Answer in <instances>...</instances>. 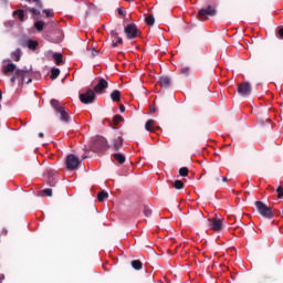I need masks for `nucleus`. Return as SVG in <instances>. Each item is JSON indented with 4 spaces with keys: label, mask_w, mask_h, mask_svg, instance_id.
Wrapping results in <instances>:
<instances>
[{
    "label": "nucleus",
    "mask_w": 283,
    "mask_h": 283,
    "mask_svg": "<svg viewBox=\"0 0 283 283\" xmlns=\"http://www.w3.org/2000/svg\"><path fill=\"white\" fill-rule=\"evenodd\" d=\"M43 13H44L48 18L54 17V12H52V11H50V10H48V9H44V10H43Z\"/></svg>",
    "instance_id": "35"
},
{
    "label": "nucleus",
    "mask_w": 283,
    "mask_h": 283,
    "mask_svg": "<svg viewBox=\"0 0 283 283\" xmlns=\"http://www.w3.org/2000/svg\"><path fill=\"white\" fill-rule=\"evenodd\" d=\"M35 2L36 8L42 9L43 8V2L41 0H33Z\"/></svg>",
    "instance_id": "37"
},
{
    "label": "nucleus",
    "mask_w": 283,
    "mask_h": 283,
    "mask_svg": "<svg viewBox=\"0 0 283 283\" xmlns=\"http://www.w3.org/2000/svg\"><path fill=\"white\" fill-rule=\"evenodd\" d=\"M11 57L13 59V61H15V63H19V61H21V49H17L15 51H13L11 53Z\"/></svg>",
    "instance_id": "17"
},
{
    "label": "nucleus",
    "mask_w": 283,
    "mask_h": 283,
    "mask_svg": "<svg viewBox=\"0 0 283 283\" xmlns=\"http://www.w3.org/2000/svg\"><path fill=\"white\" fill-rule=\"evenodd\" d=\"M53 59L56 62V65H61V63H63V54L61 53H53Z\"/></svg>",
    "instance_id": "19"
},
{
    "label": "nucleus",
    "mask_w": 283,
    "mask_h": 283,
    "mask_svg": "<svg viewBox=\"0 0 283 283\" xmlns=\"http://www.w3.org/2000/svg\"><path fill=\"white\" fill-rule=\"evenodd\" d=\"M43 25H45V23L41 20L34 23V28L38 30V32H43Z\"/></svg>",
    "instance_id": "24"
},
{
    "label": "nucleus",
    "mask_w": 283,
    "mask_h": 283,
    "mask_svg": "<svg viewBox=\"0 0 283 283\" xmlns=\"http://www.w3.org/2000/svg\"><path fill=\"white\" fill-rule=\"evenodd\" d=\"M0 101H3V92L0 90Z\"/></svg>",
    "instance_id": "44"
},
{
    "label": "nucleus",
    "mask_w": 283,
    "mask_h": 283,
    "mask_svg": "<svg viewBox=\"0 0 283 283\" xmlns=\"http://www.w3.org/2000/svg\"><path fill=\"white\" fill-rule=\"evenodd\" d=\"M254 205L260 216H262L263 218H266L268 220H271L274 218L273 211L269 206H266V203L262 201H255Z\"/></svg>",
    "instance_id": "4"
},
{
    "label": "nucleus",
    "mask_w": 283,
    "mask_h": 283,
    "mask_svg": "<svg viewBox=\"0 0 283 283\" xmlns=\"http://www.w3.org/2000/svg\"><path fill=\"white\" fill-rule=\"evenodd\" d=\"M191 71V69H189V66H184L180 69L181 74H184V76H189V72Z\"/></svg>",
    "instance_id": "31"
},
{
    "label": "nucleus",
    "mask_w": 283,
    "mask_h": 283,
    "mask_svg": "<svg viewBox=\"0 0 283 283\" xmlns=\"http://www.w3.org/2000/svg\"><path fill=\"white\" fill-rule=\"evenodd\" d=\"M111 36H112L113 41H116L117 39H120V38L118 36V32H117V31H112V32H111Z\"/></svg>",
    "instance_id": "34"
},
{
    "label": "nucleus",
    "mask_w": 283,
    "mask_h": 283,
    "mask_svg": "<svg viewBox=\"0 0 283 283\" xmlns=\"http://www.w3.org/2000/svg\"><path fill=\"white\" fill-rule=\"evenodd\" d=\"M126 1H129V0H126Z\"/></svg>",
    "instance_id": "50"
},
{
    "label": "nucleus",
    "mask_w": 283,
    "mask_h": 283,
    "mask_svg": "<svg viewBox=\"0 0 283 283\" xmlns=\"http://www.w3.org/2000/svg\"><path fill=\"white\" fill-rule=\"evenodd\" d=\"M217 180H220V176L217 177Z\"/></svg>",
    "instance_id": "48"
},
{
    "label": "nucleus",
    "mask_w": 283,
    "mask_h": 283,
    "mask_svg": "<svg viewBox=\"0 0 283 283\" xmlns=\"http://www.w3.org/2000/svg\"><path fill=\"white\" fill-rule=\"evenodd\" d=\"M130 264L135 271H140V269H143V262L140 260H133Z\"/></svg>",
    "instance_id": "18"
},
{
    "label": "nucleus",
    "mask_w": 283,
    "mask_h": 283,
    "mask_svg": "<svg viewBox=\"0 0 283 283\" xmlns=\"http://www.w3.org/2000/svg\"><path fill=\"white\" fill-rule=\"evenodd\" d=\"M158 84L160 87H169L171 85V78L169 76L159 77Z\"/></svg>",
    "instance_id": "13"
},
{
    "label": "nucleus",
    "mask_w": 283,
    "mask_h": 283,
    "mask_svg": "<svg viewBox=\"0 0 283 283\" xmlns=\"http://www.w3.org/2000/svg\"><path fill=\"white\" fill-rule=\"evenodd\" d=\"M56 182H57V180H56V177H55V176H52V177L49 176V178H48V185H49L50 187H56Z\"/></svg>",
    "instance_id": "26"
},
{
    "label": "nucleus",
    "mask_w": 283,
    "mask_h": 283,
    "mask_svg": "<svg viewBox=\"0 0 283 283\" xmlns=\"http://www.w3.org/2000/svg\"><path fill=\"white\" fill-rule=\"evenodd\" d=\"M151 208H149V206H144V216L146 217V218H149V217H151Z\"/></svg>",
    "instance_id": "29"
},
{
    "label": "nucleus",
    "mask_w": 283,
    "mask_h": 283,
    "mask_svg": "<svg viewBox=\"0 0 283 283\" xmlns=\"http://www.w3.org/2000/svg\"><path fill=\"white\" fill-rule=\"evenodd\" d=\"M123 116H120V115H115L114 117H113V123H114V125H118V123H123Z\"/></svg>",
    "instance_id": "30"
},
{
    "label": "nucleus",
    "mask_w": 283,
    "mask_h": 283,
    "mask_svg": "<svg viewBox=\"0 0 283 283\" xmlns=\"http://www.w3.org/2000/svg\"><path fill=\"white\" fill-rule=\"evenodd\" d=\"M28 1H32V0H28Z\"/></svg>",
    "instance_id": "49"
},
{
    "label": "nucleus",
    "mask_w": 283,
    "mask_h": 283,
    "mask_svg": "<svg viewBox=\"0 0 283 283\" xmlns=\"http://www.w3.org/2000/svg\"><path fill=\"white\" fill-rule=\"evenodd\" d=\"M107 87H109V83H107L105 78L99 77L97 85L94 86L93 91L95 94H105V90H107Z\"/></svg>",
    "instance_id": "8"
},
{
    "label": "nucleus",
    "mask_w": 283,
    "mask_h": 283,
    "mask_svg": "<svg viewBox=\"0 0 283 283\" xmlns=\"http://www.w3.org/2000/svg\"><path fill=\"white\" fill-rule=\"evenodd\" d=\"M179 176H182V177L189 176V168H187V167H181V168L179 169Z\"/></svg>",
    "instance_id": "28"
},
{
    "label": "nucleus",
    "mask_w": 283,
    "mask_h": 283,
    "mask_svg": "<svg viewBox=\"0 0 283 283\" xmlns=\"http://www.w3.org/2000/svg\"><path fill=\"white\" fill-rule=\"evenodd\" d=\"M117 12L120 17H123L125 13L123 12V9H117Z\"/></svg>",
    "instance_id": "41"
},
{
    "label": "nucleus",
    "mask_w": 283,
    "mask_h": 283,
    "mask_svg": "<svg viewBox=\"0 0 283 283\" xmlns=\"http://www.w3.org/2000/svg\"><path fill=\"white\" fill-rule=\"evenodd\" d=\"M113 48H118V42H116V41L114 42L113 41Z\"/></svg>",
    "instance_id": "43"
},
{
    "label": "nucleus",
    "mask_w": 283,
    "mask_h": 283,
    "mask_svg": "<svg viewBox=\"0 0 283 283\" xmlns=\"http://www.w3.org/2000/svg\"><path fill=\"white\" fill-rule=\"evenodd\" d=\"M279 36H281V39H283V28L279 30Z\"/></svg>",
    "instance_id": "42"
},
{
    "label": "nucleus",
    "mask_w": 283,
    "mask_h": 283,
    "mask_svg": "<svg viewBox=\"0 0 283 283\" xmlns=\"http://www.w3.org/2000/svg\"><path fill=\"white\" fill-rule=\"evenodd\" d=\"M238 94L240 96H250L251 95V84L248 82H243L238 85Z\"/></svg>",
    "instance_id": "9"
},
{
    "label": "nucleus",
    "mask_w": 283,
    "mask_h": 283,
    "mask_svg": "<svg viewBox=\"0 0 283 283\" xmlns=\"http://www.w3.org/2000/svg\"><path fill=\"white\" fill-rule=\"evenodd\" d=\"M124 32L126 34V39L130 40L136 39L137 36H140V30H138V27L134 23L127 24L124 29Z\"/></svg>",
    "instance_id": "5"
},
{
    "label": "nucleus",
    "mask_w": 283,
    "mask_h": 283,
    "mask_svg": "<svg viewBox=\"0 0 283 283\" xmlns=\"http://www.w3.org/2000/svg\"><path fill=\"white\" fill-rule=\"evenodd\" d=\"M172 187L175 189H185V184L182 182V180H175V182L172 184Z\"/></svg>",
    "instance_id": "25"
},
{
    "label": "nucleus",
    "mask_w": 283,
    "mask_h": 283,
    "mask_svg": "<svg viewBox=\"0 0 283 283\" xmlns=\"http://www.w3.org/2000/svg\"><path fill=\"white\" fill-rule=\"evenodd\" d=\"M145 22L148 25H154V23H156V19L154 18V15H148V17L145 18Z\"/></svg>",
    "instance_id": "27"
},
{
    "label": "nucleus",
    "mask_w": 283,
    "mask_h": 283,
    "mask_svg": "<svg viewBox=\"0 0 283 283\" xmlns=\"http://www.w3.org/2000/svg\"><path fill=\"white\" fill-rule=\"evenodd\" d=\"M43 136H44L43 133H39L40 138H43Z\"/></svg>",
    "instance_id": "47"
},
{
    "label": "nucleus",
    "mask_w": 283,
    "mask_h": 283,
    "mask_svg": "<svg viewBox=\"0 0 283 283\" xmlns=\"http://www.w3.org/2000/svg\"><path fill=\"white\" fill-rule=\"evenodd\" d=\"M105 198H109V193H107L105 191H101L97 193V200L99 202H103L105 200Z\"/></svg>",
    "instance_id": "22"
},
{
    "label": "nucleus",
    "mask_w": 283,
    "mask_h": 283,
    "mask_svg": "<svg viewBox=\"0 0 283 283\" xmlns=\"http://www.w3.org/2000/svg\"><path fill=\"white\" fill-rule=\"evenodd\" d=\"M61 74V70L59 69H52L51 70V80L56 81L59 78V75Z\"/></svg>",
    "instance_id": "20"
},
{
    "label": "nucleus",
    "mask_w": 283,
    "mask_h": 283,
    "mask_svg": "<svg viewBox=\"0 0 283 283\" xmlns=\"http://www.w3.org/2000/svg\"><path fill=\"white\" fill-rule=\"evenodd\" d=\"M13 15L14 17H19L20 21H24L25 19V13L23 12V10L19 9V10H15L13 12Z\"/></svg>",
    "instance_id": "21"
},
{
    "label": "nucleus",
    "mask_w": 283,
    "mask_h": 283,
    "mask_svg": "<svg viewBox=\"0 0 283 283\" xmlns=\"http://www.w3.org/2000/svg\"><path fill=\"white\" fill-rule=\"evenodd\" d=\"M3 280H6V274H0V283H3Z\"/></svg>",
    "instance_id": "40"
},
{
    "label": "nucleus",
    "mask_w": 283,
    "mask_h": 283,
    "mask_svg": "<svg viewBox=\"0 0 283 283\" xmlns=\"http://www.w3.org/2000/svg\"><path fill=\"white\" fill-rule=\"evenodd\" d=\"M28 48H29V50H36V48H39V42H36L34 40H29Z\"/></svg>",
    "instance_id": "23"
},
{
    "label": "nucleus",
    "mask_w": 283,
    "mask_h": 283,
    "mask_svg": "<svg viewBox=\"0 0 283 283\" xmlns=\"http://www.w3.org/2000/svg\"><path fill=\"white\" fill-rule=\"evenodd\" d=\"M115 42L117 43V45H118V44H123V38H117V39L115 40Z\"/></svg>",
    "instance_id": "39"
},
{
    "label": "nucleus",
    "mask_w": 283,
    "mask_h": 283,
    "mask_svg": "<svg viewBox=\"0 0 283 283\" xmlns=\"http://www.w3.org/2000/svg\"><path fill=\"white\" fill-rule=\"evenodd\" d=\"M111 98L114 103H120V91L115 90L111 93Z\"/></svg>",
    "instance_id": "16"
},
{
    "label": "nucleus",
    "mask_w": 283,
    "mask_h": 283,
    "mask_svg": "<svg viewBox=\"0 0 283 283\" xmlns=\"http://www.w3.org/2000/svg\"><path fill=\"white\" fill-rule=\"evenodd\" d=\"M114 160H116V163H118L119 165H125V160L126 157L125 155L120 154V153H116L113 155Z\"/></svg>",
    "instance_id": "14"
},
{
    "label": "nucleus",
    "mask_w": 283,
    "mask_h": 283,
    "mask_svg": "<svg viewBox=\"0 0 283 283\" xmlns=\"http://www.w3.org/2000/svg\"><path fill=\"white\" fill-rule=\"evenodd\" d=\"M207 224L212 229V231H221L222 230V220L221 219H209Z\"/></svg>",
    "instance_id": "10"
},
{
    "label": "nucleus",
    "mask_w": 283,
    "mask_h": 283,
    "mask_svg": "<svg viewBox=\"0 0 283 283\" xmlns=\"http://www.w3.org/2000/svg\"><path fill=\"white\" fill-rule=\"evenodd\" d=\"M29 12H32V14H35V17H39L41 14V11L34 8H29Z\"/></svg>",
    "instance_id": "33"
},
{
    "label": "nucleus",
    "mask_w": 283,
    "mask_h": 283,
    "mask_svg": "<svg viewBox=\"0 0 283 283\" xmlns=\"http://www.w3.org/2000/svg\"><path fill=\"white\" fill-rule=\"evenodd\" d=\"M80 101L84 105H92L96 101V93L92 88H88L86 93L80 94Z\"/></svg>",
    "instance_id": "6"
},
{
    "label": "nucleus",
    "mask_w": 283,
    "mask_h": 283,
    "mask_svg": "<svg viewBox=\"0 0 283 283\" xmlns=\"http://www.w3.org/2000/svg\"><path fill=\"white\" fill-rule=\"evenodd\" d=\"M276 193H277L279 200H282V198H283V187L282 186H279L276 188Z\"/></svg>",
    "instance_id": "32"
},
{
    "label": "nucleus",
    "mask_w": 283,
    "mask_h": 283,
    "mask_svg": "<svg viewBox=\"0 0 283 283\" xmlns=\"http://www.w3.org/2000/svg\"><path fill=\"white\" fill-rule=\"evenodd\" d=\"M229 179L227 177H222V182H227Z\"/></svg>",
    "instance_id": "46"
},
{
    "label": "nucleus",
    "mask_w": 283,
    "mask_h": 283,
    "mask_svg": "<svg viewBox=\"0 0 283 283\" xmlns=\"http://www.w3.org/2000/svg\"><path fill=\"white\" fill-rule=\"evenodd\" d=\"M94 148L95 149H109L107 139L105 137H97L94 142Z\"/></svg>",
    "instance_id": "11"
},
{
    "label": "nucleus",
    "mask_w": 283,
    "mask_h": 283,
    "mask_svg": "<svg viewBox=\"0 0 283 283\" xmlns=\"http://www.w3.org/2000/svg\"><path fill=\"white\" fill-rule=\"evenodd\" d=\"M43 193L45 196L52 197V189L51 188H46V189L43 190Z\"/></svg>",
    "instance_id": "36"
},
{
    "label": "nucleus",
    "mask_w": 283,
    "mask_h": 283,
    "mask_svg": "<svg viewBox=\"0 0 283 283\" xmlns=\"http://www.w3.org/2000/svg\"><path fill=\"white\" fill-rule=\"evenodd\" d=\"M154 125H156V120L154 119H148L145 124V129L147 132H156V128H154Z\"/></svg>",
    "instance_id": "15"
},
{
    "label": "nucleus",
    "mask_w": 283,
    "mask_h": 283,
    "mask_svg": "<svg viewBox=\"0 0 283 283\" xmlns=\"http://www.w3.org/2000/svg\"><path fill=\"white\" fill-rule=\"evenodd\" d=\"M218 14V4L214 0H210L207 7L201 8L198 11V19L201 21H209V17H216Z\"/></svg>",
    "instance_id": "2"
},
{
    "label": "nucleus",
    "mask_w": 283,
    "mask_h": 283,
    "mask_svg": "<svg viewBox=\"0 0 283 283\" xmlns=\"http://www.w3.org/2000/svg\"><path fill=\"white\" fill-rule=\"evenodd\" d=\"M150 112H151V114H155L156 107H151V108H150Z\"/></svg>",
    "instance_id": "45"
},
{
    "label": "nucleus",
    "mask_w": 283,
    "mask_h": 283,
    "mask_svg": "<svg viewBox=\"0 0 283 283\" xmlns=\"http://www.w3.org/2000/svg\"><path fill=\"white\" fill-rule=\"evenodd\" d=\"M2 72L6 76L14 72V75L10 80L11 83H15L17 81L19 85H23V83L30 85V83H32V70H17V64L14 63H9L3 66Z\"/></svg>",
    "instance_id": "1"
},
{
    "label": "nucleus",
    "mask_w": 283,
    "mask_h": 283,
    "mask_svg": "<svg viewBox=\"0 0 283 283\" xmlns=\"http://www.w3.org/2000/svg\"><path fill=\"white\" fill-rule=\"evenodd\" d=\"M119 112H120V114H124V112H125V105H123V104L119 105Z\"/></svg>",
    "instance_id": "38"
},
{
    "label": "nucleus",
    "mask_w": 283,
    "mask_h": 283,
    "mask_svg": "<svg viewBox=\"0 0 283 283\" xmlns=\"http://www.w3.org/2000/svg\"><path fill=\"white\" fill-rule=\"evenodd\" d=\"M123 143H125V139H123L122 136L114 137L112 142V149L113 151H120V148L123 147Z\"/></svg>",
    "instance_id": "12"
},
{
    "label": "nucleus",
    "mask_w": 283,
    "mask_h": 283,
    "mask_svg": "<svg viewBox=\"0 0 283 283\" xmlns=\"http://www.w3.org/2000/svg\"><path fill=\"white\" fill-rule=\"evenodd\" d=\"M51 106L57 114H60V120H62V123H70V114H67V111H65V107L61 102L57 99H51Z\"/></svg>",
    "instance_id": "3"
},
{
    "label": "nucleus",
    "mask_w": 283,
    "mask_h": 283,
    "mask_svg": "<svg viewBox=\"0 0 283 283\" xmlns=\"http://www.w3.org/2000/svg\"><path fill=\"white\" fill-rule=\"evenodd\" d=\"M65 165L69 171H74L75 169L78 168V165H81V160H78V157L71 154V155H67Z\"/></svg>",
    "instance_id": "7"
}]
</instances>
